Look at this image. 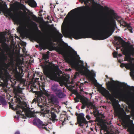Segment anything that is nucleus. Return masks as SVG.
Listing matches in <instances>:
<instances>
[{
  "instance_id": "54",
  "label": "nucleus",
  "mask_w": 134,
  "mask_h": 134,
  "mask_svg": "<svg viewBox=\"0 0 134 134\" xmlns=\"http://www.w3.org/2000/svg\"><path fill=\"white\" fill-rule=\"evenodd\" d=\"M3 42V40L2 38H0V43H2Z\"/></svg>"
},
{
  "instance_id": "25",
  "label": "nucleus",
  "mask_w": 134,
  "mask_h": 134,
  "mask_svg": "<svg viewBox=\"0 0 134 134\" xmlns=\"http://www.w3.org/2000/svg\"><path fill=\"white\" fill-rule=\"evenodd\" d=\"M66 118L65 116L64 115H61L60 117V120L62 121V125L64 124V122L65 121Z\"/></svg>"
},
{
  "instance_id": "49",
  "label": "nucleus",
  "mask_w": 134,
  "mask_h": 134,
  "mask_svg": "<svg viewBox=\"0 0 134 134\" xmlns=\"http://www.w3.org/2000/svg\"><path fill=\"white\" fill-rule=\"evenodd\" d=\"M97 27H95L93 28V30H96L99 29Z\"/></svg>"
},
{
  "instance_id": "26",
  "label": "nucleus",
  "mask_w": 134,
  "mask_h": 134,
  "mask_svg": "<svg viewBox=\"0 0 134 134\" xmlns=\"http://www.w3.org/2000/svg\"><path fill=\"white\" fill-rule=\"evenodd\" d=\"M0 102L3 105L7 104V102L4 98L2 96H0Z\"/></svg>"
},
{
  "instance_id": "37",
  "label": "nucleus",
  "mask_w": 134,
  "mask_h": 134,
  "mask_svg": "<svg viewBox=\"0 0 134 134\" xmlns=\"http://www.w3.org/2000/svg\"><path fill=\"white\" fill-rule=\"evenodd\" d=\"M40 28L41 29V30L43 32H45L46 31V29L44 26H40Z\"/></svg>"
},
{
  "instance_id": "63",
  "label": "nucleus",
  "mask_w": 134,
  "mask_h": 134,
  "mask_svg": "<svg viewBox=\"0 0 134 134\" xmlns=\"http://www.w3.org/2000/svg\"><path fill=\"white\" fill-rule=\"evenodd\" d=\"M105 77L107 79H109V77H108V76L107 75H105Z\"/></svg>"
},
{
  "instance_id": "60",
  "label": "nucleus",
  "mask_w": 134,
  "mask_h": 134,
  "mask_svg": "<svg viewBox=\"0 0 134 134\" xmlns=\"http://www.w3.org/2000/svg\"><path fill=\"white\" fill-rule=\"evenodd\" d=\"M131 73L133 75L134 74V71H132L131 72Z\"/></svg>"
},
{
  "instance_id": "34",
  "label": "nucleus",
  "mask_w": 134,
  "mask_h": 134,
  "mask_svg": "<svg viewBox=\"0 0 134 134\" xmlns=\"http://www.w3.org/2000/svg\"><path fill=\"white\" fill-rule=\"evenodd\" d=\"M17 96H15L14 98H16L15 100L16 102L19 103L21 102V100L20 98L19 97H17Z\"/></svg>"
},
{
  "instance_id": "4",
  "label": "nucleus",
  "mask_w": 134,
  "mask_h": 134,
  "mask_svg": "<svg viewBox=\"0 0 134 134\" xmlns=\"http://www.w3.org/2000/svg\"><path fill=\"white\" fill-rule=\"evenodd\" d=\"M109 12L110 15L107 20V30H110L115 27L116 26V20L120 24V26H122L127 27L125 31L128 29L130 33L133 32V29L131 26L130 23H128L123 19H121V17L118 16L113 10L110 9Z\"/></svg>"
},
{
  "instance_id": "5",
  "label": "nucleus",
  "mask_w": 134,
  "mask_h": 134,
  "mask_svg": "<svg viewBox=\"0 0 134 134\" xmlns=\"http://www.w3.org/2000/svg\"><path fill=\"white\" fill-rule=\"evenodd\" d=\"M98 91L103 96H105L106 98H109L112 103V105L113 106L114 109L115 108H116V107L115 103V101H116V99L114 97H112L109 93V92L103 87H102L100 85L99 87H98Z\"/></svg>"
},
{
  "instance_id": "20",
  "label": "nucleus",
  "mask_w": 134,
  "mask_h": 134,
  "mask_svg": "<svg viewBox=\"0 0 134 134\" xmlns=\"http://www.w3.org/2000/svg\"><path fill=\"white\" fill-rule=\"evenodd\" d=\"M7 56L4 53V52H2L0 54V60L3 61H4L7 59Z\"/></svg>"
},
{
  "instance_id": "2",
  "label": "nucleus",
  "mask_w": 134,
  "mask_h": 134,
  "mask_svg": "<svg viewBox=\"0 0 134 134\" xmlns=\"http://www.w3.org/2000/svg\"><path fill=\"white\" fill-rule=\"evenodd\" d=\"M108 19V18L106 19L104 23L105 27V33H79L75 31L74 27L72 26L70 28L68 32V35L70 38L73 37L76 40L81 38H92L93 40H102L106 39L110 36L113 33V32L111 33L109 31L113 29H115L114 27L110 30L107 29V20Z\"/></svg>"
},
{
  "instance_id": "51",
  "label": "nucleus",
  "mask_w": 134,
  "mask_h": 134,
  "mask_svg": "<svg viewBox=\"0 0 134 134\" xmlns=\"http://www.w3.org/2000/svg\"><path fill=\"white\" fill-rule=\"evenodd\" d=\"M44 129L47 131H48V130L47 129V127L45 126H43V127L41 129Z\"/></svg>"
},
{
  "instance_id": "42",
  "label": "nucleus",
  "mask_w": 134,
  "mask_h": 134,
  "mask_svg": "<svg viewBox=\"0 0 134 134\" xmlns=\"http://www.w3.org/2000/svg\"><path fill=\"white\" fill-rule=\"evenodd\" d=\"M128 130L131 133H132V132H133V129L131 127H129L128 129Z\"/></svg>"
},
{
  "instance_id": "43",
  "label": "nucleus",
  "mask_w": 134,
  "mask_h": 134,
  "mask_svg": "<svg viewBox=\"0 0 134 134\" xmlns=\"http://www.w3.org/2000/svg\"><path fill=\"white\" fill-rule=\"evenodd\" d=\"M35 29H36V31H37L39 33H40V34H42L41 32L40 31V30H38V27L37 26H36L35 27Z\"/></svg>"
},
{
  "instance_id": "19",
  "label": "nucleus",
  "mask_w": 134,
  "mask_h": 134,
  "mask_svg": "<svg viewBox=\"0 0 134 134\" xmlns=\"http://www.w3.org/2000/svg\"><path fill=\"white\" fill-rule=\"evenodd\" d=\"M51 118L52 121L54 122L55 121H57L58 120L56 119L57 116L54 112H51Z\"/></svg>"
},
{
  "instance_id": "15",
  "label": "nucleus",
  "mask_w": 134,
  "mask_h": 134,
  "mask_svg": "<svg viewBox=\"0 0 134 134\" xmlns=\"http://www.w3.org/2000/svg\"><path fill=\"white\" fill-rule=\"evenodd\" d=\"M25 115L28 117H35L36 116L35 113L30 110L26 111L25 113Z\"/></svg>"
},
{
  "instance_id": "8",
  "label": "nucleus",
  "mask_w": 134,
  "mask_h": 134,
  "mask_svg": "<svg viewBox=\"0 0 134 134\" xmlns=\"http://www.w3.org/2000/svg\"><path fill=\"white\" fill-rule=\"evenodd\" d=\"M43 72L47 77L52 80H54L57 77V74L55 72L49 70L47 68L43 69Z\"/></svg>"
},
{
  "instance_id": "35",
  "label": "nucleus",
  "mask_w": 134,
  "mask_h": 134,
  "mask_svg": "<svg viewBox=\"0 0 134 134\" xmlns=\"http://www.w3.org/2000/svg\"><path fill=\"white\" fill-rule=\"evenodd\" d=\"M23 26H21L19 27L18 29V30L19 32H22L23 30Z\"/></svg>"
},
{
  "instance_id": "28",
  "label": "nucleus",
  "mask_w": 134,
  "mask_h": 134,
  "mask_svg": "<svg viewBox=\"0 0 134 134\" xmlns=\"http://www.w3.org/2000/svg\"><path fill=\"white\" fill-rule=\"evenodd\" d=\"M94 115V116L96 118L99 117L100 115V114L98 110L97 109H96L93 111Z\"/></svg>"
},
{
  "instance_id": "33",
  "label": "nucleus",
  "mask_w": 134,
  "mask_h": 134,
  "mask_svg": "<svg viewBox=\"0 0 134 134\" xmlns=\"http://www.w3.org/2000/svg\"><path fill=\"white\" fill-rule=\"evenodd\" d=\"M101 127L102 130H105L107 129V125L105 124H104L102 126L101 125Z\"/></svg>"
},
{
  "instance_id": "24",
  "label": "nucleus",
  "mask_w": 134,
  "mask_h": 134,
  "mask_svg": "<svg viewBox=\"0 0 134 134\" xmlns=\"http://www.w3.org/2000/svg\"><path fill=\"white\" fill-rule=\"evenodd\" d=\"M76 98L78 99H80L81 100V102L82 101H85V97L84 96H82L80 94H77L76 95Z\"/></svg>"
},
{
  "instance_id": "31",
  "label": "nucleus",
  "mask_w": 134,
  "mask_h": 134,
  "mask_svg": "<svg viewBox=\"0 0 134 134\" xmlns=\"http://www.w3.org/2000/svg\"><path fill=\"white\" fill-rule=\"evenodd\" d=\"M16 80L18 81H20L22 79V77L19 75L16 76L15 77Z\"/></svg>"
},
{
  "instance_id": "56",
  "label": "nucleus",
  "mask_w": 134,
  "mask_h": 134,
  "mask_svg": "<svg viewBox=\"0 0 134 134\" xmlns=\"http://www.w3.org/2000/svg\"><path fill=\"white\" fill-rule=\"evenodd\" d=\"M134 60V58H132V59H131L130 60V61H133Z\"/></svg>"
},
{
  "instance_id": "47",
  "label": "nucleus",
  "mask_w": 134,
  "mask_h": 134,
  "mask_svg": "<svg viewBox=\"0 0 134 134\" xmlns=\"http://www.w3.org/2000/svg\"><path fill=\"white\" fill-rule=\"evenodd\" d=\"M126 64L122 63L120 65V66L121 67H125L126 65Z\"/></svg>"
},
{
  "instance_id": "9",
  "label": "nucleus",
  "mask_w": 134,
  "mask_h": 134,
  "mask_svg": "<svg viewBox=\"0 0 134 134\" xmlns=\"http://www.w3.org/2000/svg\"><path fill=\"white\" fill-rule=\"evenodd\" d=\"M43 93L48 97L49 100H50L52 103H54L57 102V100L55 96L53 95H51L50 94L48 93L47 91L44 89L43 91Z\"/></svg>"
},
{
  "instance_id": "27",
  "label": "nucleus",
  "mask_w": 134,
  "mask_h": 134,
  "mask_svg": "<svg viewBox=\"0 0 134 134\" xmlns=\"http://www.w3.org/2000/svg\"><path fill=\"white\" fill-rule=\"evenodd\" d=\"M37 38L38 41L41 43L40 44V46L42 47H43L44 45L43 41L41 37H37Z\"/></svg>"
},
{
  "instance_id": "12",
  "label": "nucleus",
  "mask_w": 134,
  "mask_h": 134,
  "mask_svg": "<svg viewBox=\"0 0 134 134\" xmlns=\"http://www.w3.org/2000/svg\"><path fill=\"white\" fill-rule=\"evenodd\" d=\"M1 12H5L6 14L9 15L12 14L11 12L8 9L7 6L5 4H4L3 7L2 6L0 7V14Z\"/></svg>"
},
{
  "instance_id": "59",
  "label": "nucleus",
  "mask_w": 134,
  "mask_h": 134,
  "mask_svg": "<svg viewBox=\"0 0 134 134\" xmlns=\"http://www.w3.org/2000/svg\"><path fill=\"white\" fill-rule=\"evenodd\" d=\"M21 108L23 110L24 109H26V108L23 107H22Z\"/></svg>"
},
{
  "instance_id": "14",
  "label": "nucleus",
  "mask_w": 134,
  "mask_h": 134,
  "mask_svg": "<svg viewBox=\"0 0 134 134\" xmlns=\"http://www.w3.org/2000/svg\"><path fill=\"white\" fill-rule=\"evenodd\" d=\"M56 96L59 98H62L66 96L64 93L62 92V90L59 89L55 93Z\"/></svg>"
},
{
  "instance_id": "6",
  "label": "nucleus",
  "mask_w": 134,
  "mask_h": 134,
  "mask_svg": "<svg viewBox=\"0 0 134 134\" xmlns=\"http://www.w3.org/2000/svg\"><path fill=\"white\" fill-rule=\"evenodd\" d=\"M10 76L7 70L4 71V73L2 72L0 75V78L3 81V82L0 81V86L5 87L7 86L8 84V80L10 78Z\"/></svg>"
},
{
  "instance_id": "40",
  "label": "nucleus",
  "mask_w": 134,
  "mask_h": 134,
  "mask_svg": "<svg viewBox=\"0 0 134 134\" xmlns=\"http://www.w3.org/2000/svg\"><path fill=\"white\" fill-rule=\"evenodd\" d=\"M9 103L10 108H11L13 110H14V108L13 107V105L11 104V103L10 102H9Z\"/></svg>"
},
{
  "instance_id": "16",
  "label": "nucleus",
  "mask_w": 134,
  "mask_h": 134,
  "mask_svg": "<svg viewBox=\"0 0 134 134\" xmlns=\"http://www.w3.org/2000/svg\"><path fill=\"white\" fill-rule=\"evenodd\" d=\"M115 39L118 41V42L116 43V44L117 45H119L120 44H122L124 42L126 43V42L124 41L123 39L121 38L120 37H115Z\"/></svg>"
},
{
  "instance_id": "39",
  "label": "nucleus",
  "mask_w": 134,
  "mask_h": 134,
  "mask_svg": "<svg viewBox=\"0 0 134 134\" xmlns=\"http://www.w3.org/2000/svg\"><path fill=\"white\" fill-rule=\"evenodd\" d=\"M91 109H93L94 110H95L96 109H97L96 108V107L93 104V103H92L91 105Z\"/></svg>"
},
{
  "instance_id": "17",
  "label": "nucleus",
  "mask_w": 134,
  "mask_h": 134,
  "mask_svg": "<svg viewBox=\"0 0 134 134\" xmlns=\"http://www.w3.org/2000/svg\"><path fill=\"white\" fill-rule=\"evenodd\" d=\"M51 26L53 27L52 28V30L56 32L58 38L60 39H61L63 37L62 35L58 31H57L56 28L53 27V25H52Z\"/></svg>"
},
{
  "instance_id": "52",
  "label": "nucleus",
  "mask_w": 134,
  "mask_h": 134,
  "mask_svg": "<svg viewBox=\"0 0 134 134\" xmlns=\"http://www.w3.org/2000/svg\"><path fill=\"white\" fill-rule=\"evenodd\" d=\"M19 13L21 15H23L24 14L23 12L22 11L20 10L19 11Z\"/></svg>"
},
{
  "instance_id": "61",
  "label": "nucleus",
  "mask_w": 134,
  "mask_h": 134,
  "mask_svg": "<svg viewBox=\"0 0 134 134\" xmlns=\"http://www.w3.org/2000/svg\"><path fill=\"white\" fill-rule=\"evenodd\" d=\"M132 115V116H133V118H134V111H133V112Z\"/></svg>"
},
{
  "instance_id": "29",
  "label": "nucleus",
  "mask_w": 134,
  "mask_h": 134,
  "mask_svg": "<svg viewBox=\"0 0 134 134\" xmlns=\"http://www.w3.org/2000/svg\"><path fill=\"white\" fill-rule=\"evenodd\" d=\"M3 47L4 49V50L6 51L7 53L8 52V50H9V48L7 44L6 43H4V44L3 46Z\"/></svg>"
},
{
  "instance_id": "50",
  "label": "nucleus",
  "mask_w": 134,
  "mask_h": 134,
  "mask_svg": "<svg viewBox=\"0 0 134 134\" xmlns=\"http://www.w3.org/2000/svg\"><path fill=\"white\" fill-rule=\"evenodd\" d=\"M86 117L88 120H89L90 119H91V118L90 117V116L88 115H87L86 116Z\"/></svg>"
},
{
  "instance_id": "23",
  "label": "nucleus",
  "mask_w": 134,
  "mask_h": 134,
  "mask_svg": "<svg viewBox=\"0 0 134 134\" xmlns=\"http://www.w3.org/2000/svg\"><path fill=\"white\" fill-rule=\"evenodd\" d=\"M29 5L32 7H35L37 6V4L34 0H29Z\"/></svg>"
},
{
  "instance_id": "53",
  "label": "nucleus",
  "mask_w": 134,
  "mask_h": 134,
  "mask_svg": "<svg viewBox=\"0 0 134 134\" xmlns=\"http://www.w3.org/2000/svg\"><path fill=\"white\" fill-rule=\"evenodd\" d=\"M15 134H20L19 131H16L15 133Z\"/></svg>"
},
{
  "instance_id": "10",
  "label": "nucleus",
  "mask_w": 134,
  "mask_h": 134,
  "mask_svg": "<svg viewBox=\"0 0 134 134\" xmlns=\"http://www.w3.org/2000/svg\"><path fill=\"white\" fill-rule=\"evenodd\" d=\"M34 125L36 126L38 128L41 129L46 125L39 119H34L33 121Z\"/></svg>"
},
{
  "instance_id": "38",
  "label": "nucleus",
  "mask_w": 134,
  "mask_h": 134,
  "mask_svg": "<svg viewBox=\"0 0 134 134\" xmlns=\"http://www.w3.org/2000/svg\"><path fill=\"white\" fill-rule=\"evenodd\" d=\"M113 55L114 57H116L118 56L117 55H118V52L115 51L113 53Z\"/></svg>"
},
{
  "instance_id": "45",
  "label": "nucleus",
  "mask_w": 134,
  "mask_h": 134,
  "mask_svg": "<svg viewBox=\"0 0 134 134\" xmlns=\"http://www.w3.org/2000/svg\"><path fill=\"white\" fill-rule=\"evenodd\" d=\"M74 100L75 101V102L76 103L78 102L79 101V99L76 98H74Z\"/></svg>"
},
{
  "instance_id": "11",
  "label": "nucleus",
  "mask_w": 134,
  "mask_h": 134,
  "mask_svg": "<svg viewBox=\"0 0 134 134\" xmlns=\"http://www.w3.org/2000/svg\"><path fill=\"white\" fill-rule=\"evenodd\" d=\"M122 54L125 55V60L129 61L132 59L131 57V53L129 52L127 49L125 48L124 49L122 52Z\"/></svg>"
},
{
  "instance_id": "58",
  "label": "nucleus",
  "mask_w": 134,
  "mask_h": 134,
  "mask_svg": "<svg viewBox=\"0 0 134 134\" xmlns=\"http://www.w3.org/2000/svg\"><path fill=\"white\" fill-rule=\"evenodd\" d=\"M72 70L70 68H69V69H68V71H71Z\"/></svg>"
},
{
  "instance_id": "18",
  "label": "nucleus",
  "mask_w": 134,
  "mask_h": 134,
  "mask_svg": "<svg viewBox=\"0 0 134 134\" xmlns=\"http://www.w3.org/2000/svg\"><path fill=\"white\" fill-rule=\"evenodd\" d=\"M13 19L17 24L20 25L21 23V19L18 16H13Z\"/></svg>"
},
{
  "instance_id": "55",
  "label": "nucleus",
  "mask_w": 134,
  "mask_h": 134,
  "mask_svg": "<svg viewBox=\"0 0 134 134\" xmlns=\"http://www.w3.org/2000/svg\"><path fill=\"white\" fill-rule=\"evenodd\" d=\"M16 113L17 114H20V111H16Z\"/></svg>"
},
{
  "instance_id": "22",
  "label": "nucleus",
  "mask_w": 134,
  "mask_h": 134,
  "mask_svg": "<svg viewBox=\"0 0 134 134\" xmlns=\"http://www.w3.org/2000/svg\"><path fill=\"white\" fill-rule=\"evenodd\" d=\"M58 85L56 84H54L51 87V89L55 93L57 92L60 89H58Z\"/></svg>"
},
{
  "instance_id": "3",
  "label": "nucleus",
  "mask_w": 134,
  "mask_h": 134,
  "mask_svg": "<svg viewBox=\"0 0 134 134\" xmlns=\"http://www.w3.org/2000/svg\"><path fill=\"white\" fill-rule=\"evenodd\" d=\"M111 81H108L106 83V85L107 86L108 89L111 92L112 94L114 97L116 98H120L124 100L127 102L130 101V96L124 93L122 90L120 88H118V86H115L112 83L116 84L119 85V84L124 85V87L127 86V88H130L129 86L127 85V84L124 83H121L117 81H114L111 78H110Z\"/></svg>"
},
{
  "instance_id": "46",
  "label": "nucleus",
  "mask_w": 134,
  "mask_h": 134,
  "mask_svg": "<svg viewBox=\"0 0 134 134\" xmlns=\"http://www.w3.org/2000/svg\"><path fill=\"white\" fill-rule=\"evenodd\" d=\"M32 18L34 20H36L37 19V17L35 15H33L32 16Z\"/></svg>"
},
{
  "instance_id": "21",
  "label": "nucleus",
  "mask_w": 134,
  "mask_h": 134,
  "mask_svg": "<svg viewBox=\"0 0 134 134\" xmlns=\"http://www.w3.org/2000/svg\"><path fill=\"white\" fill-rule=\"evenodd\" d=\"M87 10V8L83 6L81 7H78L76 8L71 10L70 12H74L75 10H80L81 11H85Z\"/></svg>"
},
{
  "instance_id": "48",
  "label": "nucleus",
  "mask_w": 134,
  "mask_h": 134,
  "mask_svg": "<svg viewBox=\"0 0 134 134\" xmlns=\"http://www.w3.org/2000/svg\"><path fill=\"white\" fill-rule=\"evenodd\" d=\"M9 55L10 56V58L12 59V60H13V54L10 53L9 54Z\"/></svg>"
},
{
  "instance_id": "41",
  "label": "nucleus",
  "mask_w": 134,
  "mask_h": 134,
  "mask_svg": "<svg viewBox=\"0 0 134 134\" xmlns=\"http://www.w3.org/2000/svg\"><path fill=\"white\" fill-rule=\"evenodd\" d=\"M126 65L125 66L126 68V69H129L130 68V65L128 64H126Z\"/></svg>"
},
{
  "instance_id": "57",
  "label": "nucleus",
  "mask_w": 134,
  "mask_h": 134,
  "mask_svg": "<svg viewBox=\"0 0 134 134\" xmlns=\"http://www.w3.org/2000/svg\"><path fill=\"white\" fill-rule=\"evenodd\" d=\"M49 51H47V54H48V55L49 56Z\"/></svg>"
},
{
  "instance_id": "1",
  "label": "nucleus",
  "mask_w": 134,
  "mask_h": 134,
  "mask_svg": "<svg viewBox=\"0 0 134 134\" xmlns=\"http://www.w3.org/2000/svg\"><path fill=\"white\" fill-rule=\"evenodd\" d=\"M58 50L60 53L63 56L64 60L66 62L70 63L72 68L75 69L77 71L74 75V79L76 78L79 75L80 73L84 74L85 73L86 71H87L89 72L88 75L89 77L90 78L92 77H94L95 74L94 73L91 72L87 67L84 66L83 61L80 60V58L77 54V52L72 48L68 50V55L65 51L62 48H58Z\"/></svg>"
},
{
  "instance_id": "13",
  "label": "nucleus",
  "mask_w": 134,
  "mask_h": 134,
  "mask_svg": "<svg viewBox=\"0 0 134 134\" xmlns=\"http://www.w3.org/2000/svg\"><path fill=\"white\" fill-rule=\"evenodd\" d=\"M22 92V90L21 88L20 87H14L13 89V93L15 95V96H17L19 97H20V94H21Z\"/></svg>"
},
{
  "instance_id": "30",
  "label": "nucleus",
  "mask_w": 134,
  "mask_h": 134,
  "mask_svg": "<svg viewBox=\"0 0 134 134\" xmlns=\"http://www.w3.org/2000/svg\"><path fill=\"white\" fill-rule=\"evenodd\" d=\"M85 102V104L86 106H87V108H89L90 106H91L92 102H87L86 99H85V101H84Z\"/></svg>"
},
{
  "instance_id": "7",
  "label": "nucleus",
  "mask_w": 134,
  "mask_h": 134,
  "mask_svg": "<svg viewBox=\"0 0 134 134\" xmlns=\"http://www.w3.org/2000/svg\"><path fill=\"white\" fill-rule=\"evenodd\" d=\"M75 115L77 117V123L79 126H83V124L86 125L88 123V122L84 117V115L83 113L78 114L76 112Z\"/></svg>"
},
{
  "instance_id": "62",
  "label": "nucleus",
  "mask_w": 134,
  "mask_h": 134,
  "mask_svg": "<svg viewBox=\"0 0 134 134\" xmlns=\"http://www.w3.org/2000/svg\"><path fill=\"white\" fill-rule=\"evenodd\" d=\"M43 107L42 106H41V110H43V109H42V108H43Z\"/></svg>"
},
{
  "instance_id": "44",
  "label": "nucleus",
  "mask_w": 134,
  "mask_h": 134,
  "mask_svg": "<svg viewBox=\"0 0 134 134\" xmlns=\"http://www.w3.org/2000/svg\"><path fill=\"white\" fill-rule=\"evenodd\" d=\"M72 92L74 94H77V92L76 90L75 89L73 90L72 91Z\"/></svg>"
},
{
  "instance_id": "32",
  "label": "nucleus",
  "mask_w": 134,
  "mask_h": 134,
  "mask_svg": "<svg viewBox=\"0 0 134 134\" xmlns=\"http://www.w3.org/2000/svg\"><path fill=\"white\" fill-rule=\"evenodd\" d=\"M43 58L44 59L46 60L49 58V56L48 54H44L43 55Z\"/></svg>"
},
{
  "instance_id": "36",
  "label": "nucleus",
  "mask_w": 134,
  "mask_h": 134,
  "mask_svg": "<svg viewBox=\"0 0 134 134\" xmlns=\"http://www.w3.org/2000/svg\"><path fill=\"white\" fill-rule=\"evenodd\" d=\"M81 102L82 104V105L81 106V108L82 109H84L86 106L85 104V102L84 101H83Z\"/></svg>"
},
{
  "instance_id": "64",
  "label": "nucleus",
  "mask_w": 134,
  "mask_h": 134,
  "mask_svg": "<svg viewBox=\"0 0 134 134\" xmlns=\"http://www.w3.org/2000/svg\"><path fill=\"white\" fill-rule=\"evenodd\" d=\"M132 100H133L134 101V96L132 98Z\"/></svg>"
}]
</instances>
